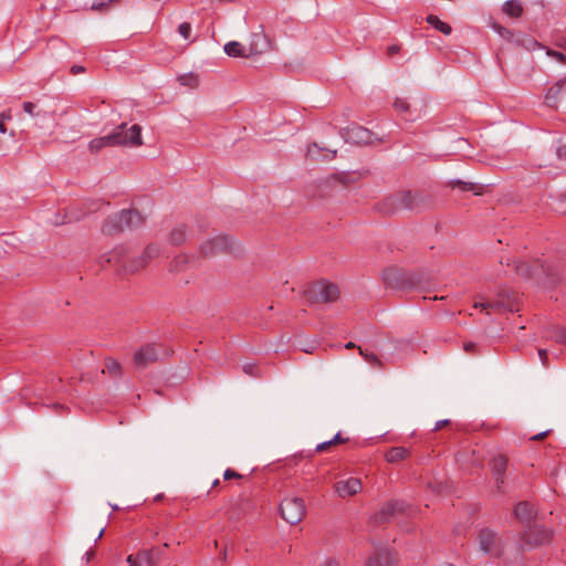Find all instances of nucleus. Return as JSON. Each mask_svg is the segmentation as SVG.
Wrapping results in <instances>:
<instances>
[{"label":"nucleus","instance_id":"nucleus-1","mask_svg":"<svg viewBox=\"0 0 566 566\" xmlns=\"http://www.w3.org/2000/svg\"><path fill=\"white\" fill-rule=\"evenodd\" d=\"M160 255V249L156 244H149L144 252L137 259L127 261L126 249L124 247H117L113 251L108 252L106 262H120L127 272L134 273L144 269L151 260Z\"/></svg>","mask_w":566,"mask_h":566},{"label":"nucleus","instance_id":"nucleus-2","mask_svg":"<svg viewBox=\"0 0 566 566\" xmlns=\"http://www.w3.org/2000/svg\"><path fill=\"white\" fill-rule=\"evenodd\" d=\"M475 308H482L489 313L492 310L497 313L517 312V294L507 289H500L494 298L480 295L474 303Z\"/></svg>","mask_w":566,"mask_h":566},{"label":"nucleus","instance_id":"nucleus-3","mask_svg":"<svg viewBox=\"0 0 566 566\" xmlns=\"http://www.w3.org/2000/svg\"><path fill=\"white\" fill-rule=\"evenodd\" d=\"M518 274L525 277L537 276L544 287H553L559 280L558 271L555 265L536 261L532 265L527 262L516 264Z\"/></svg>","mask_w":566,"mask_h":566},{"label":"nucleus","instance_id":"nucleus-4","mask_svg":"<svg viewBox=\"0 0 566 566\" xmlns=\"http://www.w3.org/2000/svg\"><path fill=\"white\" fill-rule=\"evenodd\" d=\"M143 222L144 218L137 210H122L106 219L103 226V232L106 234H114L125 229L138 228Z\"/></svg>","mask_w":566,"mask_h":566},{"label":"nucleus","instance_id":"nucleus-5","mask_svg":"<svg viewBox=\"0 0 566 566\" xmlns=\"http://www.w3.org/2000/svg\"><path fill=\"white\" fill-rule=\"evenodd\" d=\"M479 551L483 555H489L490 557H500L503 553V539L499 535L497 532L485 527L482 528L476 536Z\"/></svg>","mask_w":566,"mask_h":566},{"label":"nucleus","instance_id":"nucleus-6","mask_svg":"<svg viewBox=\"0 0 566 566\" xmlns=\"http://www.w3.org/2000/svg\"><path fill=\"white\" fill-rule=\"evenodd\" d=\"M306 506L303 499L297 496H286L280 505V513L284 521L291 525L300 523L305 516Z\"/></svg>","mask_w":566,"mask_h":566},{"label":"nucleus","instance_id":"nucleus-7","mask_svg":"<svg viewBox=\"0 0 566 566\" xmlns=\"http://www.w3.org/2000/svg\"><path fill=\"white\" fill-rule=\"evenodd\" d=\"M307 297L311 303H331L338 298L339 289L329 282H316L307 290Z\"/></svg>","mask_w":566,"mask_h":566},{"label":"nucleus","instance_id":"nucleus-8","mask_svg":"<svg viewBox=\"0 0 566 566\" xmlns=\"http://www.w3.org/2000/svg\"><path fill=\"white\" fill-rule=\"evenodd\" d=\"M111 134H116L118 136V143H112L113 146L137 147L143 144L142 128L137 124L127 127V125L123 123Z\"/></svg>","mask_w":566,"mask_h":566},{"label":"nucleus","instance_id":"nucleus-9","mask_svg":"<svg viewBox=\"0 0 566 566\" xmlns=\"http://www.w3.org/2000/svg\"><path fill=\"white\" fill-rule=\"evenodd\" d=\"M160 353L155 344H147L138 348L134 354V363L137 368H145L149 364L155 363Z\"/></svg>","mask_w":566,"mask_h":566},{"label":"nucleus","instance_id":"nucleus-10","mask_svg":"<svg viewBox=\"0 0 566 566\" xmlns=\"http://www.w3.org/2000/svg\"><path fill=\"white\" fill-rule=\"evenodd\" d=\"M231 248V239L227 235H217L201 245V253L206 256L227 251Z\"/></svg>","mask_w":566,"mask_h":566},{"label":"nucleus","instance_id":"nucleus-11","mask_svg":"<svg viewBox=\"0 0 566 566\" xmlns=\"http://www.w3.org/2000/svg\"><path fill=\"white\" fill-rule=\"evenodd\" d=\"M552 536V533L543 527L534 526L526 531L521 541L525 546H536L547 542Z\"/></svg>","mask_w":566,"mask_h":566},{"label":"nucleus","instance_id":"nucleus-12","mask_svg":"<svg viewBox=\"0 0 566 566\" xmlns=\"http://www.w3.org/2000/svg\"><path fill=\"white\" fill-rule=\"evenodd\" d=\"M361 482L357 478L339 480L334 485V491L339 497L353 496L360 492Z\"/></svg>","mask_w":566,"mask_h":566},{"label":"nucleus","instance_id":"nucleus-13","mask_svg":"<svg viewBox=\"0 0 566 566\" xmlns=\"http://www.w3.org/2000/svg\"><path fill=\"white\" fill-rule=\"evenodd\" d=\"M248 53L251 56L262 54L269 49V41L262 28L259 31L252 32L247 44Z\"/></svg>","mask_w":566,"mask_h":566},{"label":"nucleus","instance_id":"nucleus-14","mask_svg":"<svg viewBox=\"0 0 566 566\" xmlns=\"http://www.w3.org/2000/svg\"><path fill=\"white\" fill-rule=\"evenodd\" d=\"M23 111L35 118V125L40 128L48 127V122H52L53 117L48 112L40 111L38 105L31 102L23 103Z\"/></svg>","mask_w":566,"mask_h":566},{"label":"nucleus","instance_id":"nucleus-15","mask_svg":"<svg viewBox=\"0 0 566 566\" xmlns=\"http://www.w3.org/2000/svg\"><path fill=\"white\" fill-rule=\"evenodd\" d=\"M223 51L228 56L231 57H244L249 59L251 57V54L248 53L247 44H242L238 41H230L224 44Z\"/></svg>","mask_w":566,"mask_h":566},{"label":"nucleus","instance_id":"nucleus-16","mask_svg":"<svg viewBox=\"0 0 566 566\" xmlns=\"http://www.w3.org/2000/svg\"><path fill=\"white\" fill-rule=\"evenodd\" d=\"M127 563L129 566H155L151 551H142L136 555H128Z\"/></svg>","mask_w":566,"mask_h":566},{"label":"nucleus","instance_id":"nucleus-17","mask_svg":"<svg viewBox=\"0 0 566 566\" xmlns=\"http://www.w3.org/2000/svg\"><path fill=\"white\" fill-rule=\"evenodd\" d=\"M514 516L523 522L527 523L535 516V511L528 502H520L514 509Z\"/></svg>","mask_w":566,"mask_h":566},{"label":"nucleus","instance_id":"nucleus-18","mask_svg":"<svg viewBox=\"0 0 566 566\" xmlns=\"http://www.w3.org/2000/svg\"><path fill=\"white\" fill-rule=\"evenodd\" d=\"M116 134H108L103 137L94 138L90 142L88 148L91 151L96 153L105 147L113 146L112 143H118Z\"/></svg>","mask_w":566,"mask_h":566},{"label":"nucleus","instance_id":"nucleus-19","mask_svg":"<svg viewBox=\"0 0 566 566\" xmlns=\"http://www.w3.org/2000/svg\"><path fill=\"white\" fill-rule=\"evenodd\" d=\"M334 154L335 151H328L321 148L317 144H312L307 147L306 157L312 160H318L321 157L323 159H331L334 157Z\"/></svg>","mask_w":566,"mask_h":566},{"label":"nucleus","instance_id":"nucleus-20","mask_svg":"<svg viewBox=\"0 0 566 566\" xmlns=\"http://www.w3.org/2000/svg\"><path fill=\"white\" fill-rule=\"evenodd\" d=\"M506 469V460L503 457H496L492 461V472L495 478L497 488H500V484H502L503 481V474Z\"/></svg>","mask_w":566,"mask_h":566},{"label":"nucleus","instance_id":"nucleus-21","mask_svg":"<svg viewBox=\"0 0 566 566\" xmlns=\"http://www.w3.org/2000/svg\"><path fill=\"white\" fill-rule=\"evenodd\" d=\"M391 562L392 558L390 554L386 551H381L374 556H370L366 562V566H389Z\"/></svg>","mask_w":566,"mask_h":566},{"label":"nucleus","instance_id":"nucleus-22","mask_svg":"<svg viewBox=\"0 0 566 566\" xmlns=\"http://www.w3.org/2000/svg\"><path fill=\"white\" fill-rule=\"evenodd\" d=\"M564 84H565L564 81H559L548 88L546 96H545V101H546L547 105H549V106L556 105L558 96L563 91Z\"/></svg>","mask_w":566,"mask_h":566},{"label":"nucleus","instance_id":"nucleus-23","mask_svg":"<svg viewBox=\"0 0 566 566\" xmlns=\"http://www.w3.org/2000/svg\"><path fill=\"white\" fill-rule=\"evenodd\" d=\"M391 201H397V205H394L392 209H410L412 208V200L413 196L408 193H400L392 198H390Z\"/></svg>","mask_w":566,"mask_h":566},{"label":"nucleus","instance_id":"nucleus-24","mask_svg":"<svg viewBox=\"0 0 566 566\" xmlns=\"http://www.w3.org/2000/svg\"><path fill=\"white\" fill-rule=\"evenodd\" d=\"M503 12L510 17L518 18L523 12V7L516 0H509L503 4Z\"/></svg>","mask_w":566,"mask_h":566},{"label":"nucleus","instance_id":"nucleus-25","mask_svg":"<svg viewBox=\"0 0 566 566\" xmlns=\"http://www.w3.org/2000/svg\"><path fill=\"white\" fill-rule=\"evenodd\" d=\"M408 455V450L403 447H394L386 453V460L388 462H398L403 460Z\"/></svg>","mask_w":566,"mask_h":566},{"label":"nucleus","instance_id":"nucleus-26","mask_svg":"<svg viewBox=\"0 0 566 566\" xmlns=\"http://www.w3.org/2000/svg\"><path fill=\"white\" fill-rule=\"evenodd\" d=\"M427 22L432 25L434 29L439 30L440 32H442L443 34L446 35H449L452 31L451 27L449 24H447L446 22L441 21L438 17L436 15H428L427 17Z\"/></svg>","mask_w":566,"mask_h":566},{"label":"nucleus","instance_id":"nucleus-27","mask_svg":"<svg viewBox=\"0 0 566 566\" xmlns=\"http://www.w3.org/2000/svg\"><path fill=\"white\" fill-rule=\"evenodd\" d=\"M119 371H120L119 363L113 358H107L105 361V368L103 369V373H108L112 376H116L119 374Z\"/></svg>","mask_w":566,"mask_h":566},{"label":"nucleus","instance_id":"nucleus-28","mask_svg":"<svg viewBox=\"0 0 566 566\" xmlns=\"http://www.w3.org/2000/svg\"><path fill=\"white\" fill-rule=\"evenodd\" d=\"M358 349L359 354L365 358L366 361H368L373 366L381 367L382 364L377 355H375L374 353H368L361 347H358Z\"/></svg>","mask_w":566,"mask_h":566},{"label":"nucleus","instance_id":"nucleus-29","mask_svg":"<svg viewBox=\"0 0 566 566\" xmlns=\"http://www.w3.org/2000/svg\"><path fill=\"white\" fill-rule=\"evenodd\" d=\"M186 232L182 227L176 228L170 234V241L174 244H180L185 241Z\"/></svg>","mask_w":566,"mask_h":566},{"label":"nucleus","instance_id":"nucleus-30","mask_svg":"<svg viewBox=\"0 0 566 566\" xmlns=\"http://www.w3.org/2000/svg\"><path fill=\"white\" fill-rule=\"evenodd\" d=\"M549 338L566 345V329L556 327L551 332Z\"/></svg>","mask_w":566,"mask_h":566},{"label":"nucleus","instance_id":"nucleus-31","mask_svg":"<svg viewBox=\"0 0 566 566\" xmlns=\"http://www.w3.org/2000/svg\"><path fill=\"white\" fill-rule=\"evenodd\" d=\"M179 82L181 85L197 86L198 77L193 74H184L179 77Z\"/></svg>","mask_w":566,"mask_h":566},{"label":"nucleus","instance_id":"nucleus-32","mask_svg":"<svg viewBox=\"0 0 566 566\" xmlns=\"http://www.w3.org/2000/svg\"><path fill=\"white\" fill-rule=\"evenodd\" d=\"M397 270L394 268L386 269L382 272V279L387 284L394 285L396 280Z\"/></svg>","mask_w":566,"mask_h":566},{"label":"nucleus","instance_id":"nucleus-33","mask_svg":"<svg viewBox=\"0 0 566 566\" xmlns=\"http://www.w3.org/2000/svg\"><path fill=\"white\" fill-rule=\"evenodd\" d=\"M178 33L185 39L188 40L191 33V25L188 22H182L178 27Z\"/></svg>","mask_w":566,"mask_h":566},{"label":"nucleus","instance_id":"nucleus-34","mask_svg":"<svg viewBox=\"0 0 566 566\" xmlns=\"http://www.w3.org/2000/svg\"><path fill=\"white\" fill-rule=\"evenodd\" d=\"M395 108L398 112H407L409 109V104L403 99H397L395 102Z\"/></svg>","mask_w":566,"mask_h":566},{"label":"nucleus","instance_id":"nucleus-35","mask_svg":"<svg viewBox=\"0 0 566 566\" xmlns=\"http://www.w3.org/2000/svg\"><path fill=\"white\" fill-rule=\"evenodd\" d=\"M10 114H6V113H1L0 114V133H6V126H4V120L7 119H10Z\"/></svg>","mask_w":566,"mask_h":566},{"label":"nucleus","instance_id":"nucleus-36","mask_svg":"<svg viewBox=\"0 0 566 566\" xmlns=\"http://www.w3.org/2000/svg\"><path fill=\"white\" fill-rule=\"evenodd\" d=\"M241 475L239 473H237L235 471L231 470V469H227L223 473V478L224 480H229V479H232V478H240Z\"/></svg>","mask_w":566,"mask_h":566},{"label":"nucleus","instance_id":"nucleus-37","mask_svg":"<svg viewBox=\"0 0 566 566\" xmlns=\"http://www.w3.org/2000/svg\"><path fill=\"white\" fill-rule=\"evenodd\" d=\"M333 444V442H331V440L328 441H325V442H322V443H318L315 448V451L317 452H322V451H325L328 447H331Z\"/></svg>","mask_w":566,"mask_h":566},{"label":"nucleus","instance_id":"nucleus-38","mask_svg":"<svg viewBox=\"0 0 566 566\" xmlns=\"http://www.w3.org/2000/svg\"><path fill=\"white\" fill-rule=\"evenodd\" d=\"M548 55L553 56L556 61L563 62L565 60V55L558 51H551Z\"/></svg>","mask_w":566,"mask_h":566},{"label":"nucleus","instance_id":"nucleus-39","mask_svg":"<svg viewBox=\"0 0 566 566\" xmlns=\"http://www.w3.org/2000/svg\"><path fill=\"white\" fill-rule=\"evenodd\" d=\"M318 566H340L338 562L333 559H325Z\"/></svg>","mask_w":566,"mask_h":566},{"label":"nucleus","instance_id":"nucleus-40","mask_svg":"<svg viewBox=\"0 0 566 566\" xmlns=\"http://www.w3.org/2000/svg\"><path fill=\"white\" fill-rule=\"evenodd\" d=\"M538 356H539V359H541L542 364L545 366L546 365V359H547V352L545 349H539L538 350Z\"/></svg>","mask_w":566,"mask_h":566},{"label":"nucleus","instance_id":"nucleus-41","mask_svg":"<svg viewBox=\"0 0 566 566\" xmlns=\"http://www.w3.org/2000/svg\"><path fill=\"white\" fill-rule=\"evenodd\" d=\"M399 49L400 48L398 45L394 44V45L388 46L387 52L389 55H394V54L398 53Z\"/></svg>","mask_w":566,"mask_h":566},{"label":"nucleus","instance_id":"nucleus-42","mask_svg":"<svg viewBox=\"0 0 566 566\" xmlns=\"http://www.w3.org/2000/svg\"><path fill=\"white\" fill-rule=\"evenodd\" d=\"M449 420H439L436 422L433 430H440L442 427L448 424Z\"/></svg>","mask_w":566,"mask_h":566},{"label":"nucleus","instance_id":"nucleus-43","mask_svg":"<svg viewBox=\"0 0 566 566\" xmlns=\"http://www.w3.org/2000/svg\"><path fill=\"white\" fill-rule=\"evenodd\" d=\"M71 71H72L73 74H78V73L84 72V67L81 66V65H73Z\"/></svg>","mask_w":566,"mask_h":566},{"label":"nucleus","instance_id":"nucleus-44","mask_svg":"<svg viewBox=\"0 0 566 566\" xmlns=\"http://www.w3.org/2000/svg\"><path fill=\"white\" fill-rule=\"evenodd\" d=\"M475 347V344L472 342L464 343L463 348L465 352H471Z\"/></svg>","mask_w":566,"mask_h":566},{"label":"nucleus","instance_id":"nucleus-45","mask_svg":"<svg viewBox=\"0 0 566 566\" xmlns=\"http://www.w3.org/2000/svg\"><path fill=\"white\" fill-rule=\"evenodd\" d=\"M343 441H345V440L340 438L339 433L335 434V437L333 439H331V442H333V444L334 443H338V442H343Z\"/></svg>","mask_w":566,"mask_h":566},{"label":"nucleus","instance_id":"nucleus-46","mask_svg":"<svg viewBox=\"0 0 566 566\" xmlns=\"http://www.w3.org/2000/svg\"><path fill=\"white\" fill-rule=\"evenodd\" d=\"M253 368H254V366H252V365H244L243 366L244 373L250 374V375H252Z\"/></svg>","mask_w":566,"mask_h":566},{"label":"nucleus","instance_id":"nucleus-47","mask_svg":"<svg viewBox=\"0 0 566 566\" xmlns=\"http://www.w3.org/2000/svg\"><path fill=\"white\" fill-rule=\"evenodd\" d=\"M546 434H547V431H543V432H541L538 434H535L532 439L533 440H539V439L544 438Z\"/></svg>","mask_w":566,"mask_h":566},{"label":"nucleus","instance_id":"nucleus-48","mask_svg":"<svg viewBox=\"0 0 566 566\" xmlns=\"http://www.w3.org/2000/svg\"><path fill=\"white\" fill-rule=\"evenodd\" d=\"M355 347V344L349 342L345 345V348H354Z\"/></svg>","mask_w":566,"mask_h":566},{"label":"nucleus","instance_id":"nucleus-49","mask_svg":"<svg viewBox=\"0 0 566 566\" xmlns=\"http://www.w3.org/2000/svg\"><path fill=\"white\" fill-rule=\"evenodd\" d=\"M104 534V527L99 531L97 537H96V541L99 539Z\"/></svg>","mask_w":566,"mask_h":566},{"label":"nucleus","instance_id":"nucleus-50","mask_svg":"<svg viewBox=\"0 0 566 566\" xmlns=\"http://www.w3.org/2000/svg\"><path fill=\"white\" fill-rule=\"evenodd\" d=\"M85 556H86V560H90V558H91V556H92V553H91V552H87V553L85 554Z\"/></svg>","mask_w":566,"mask_h":566},{"label":"nucleus","instance_id":"nucleus-51","mask_svg":"<svg viewBox=\"0 0 566 566\" xmlns=\"http://www.w3.org/2000/svg\"><path fill=\"white\" fill-rule=\"evenodd\" d=\"M358 133H360V134H366L367 132H366L365 129H363V128H359V129H358Z\"/></svg>","mask_w":566,"mask_h":566},{"label":"nucleus","instance_id":"nucleus-52","mask_svg":"<svg viewBox=\"0 0 566 566\" xmlns=\"http://www.w3.org/2000/svg\"><path fill=\"white\" fill-rule=\"evenodd\" d=\"M218 483H219V480H216V481L213 482V485H218Z\"/></svg>","mask_w":566,"mask_h":566},{"label":"nucleus","instance_id":"nucleus-53","mask_svg":"<svg viewBox=\"0 0 566 566\" xmlns=\"http://www.w3.org/2000/svg\"><path fill=\"white\" fill-rule=\"evenodd\" d=\"M443 566H452V565H450V564H447V565H443Z\"/></svg>","mask_w":566,"mask_h":566}]
</instances>
